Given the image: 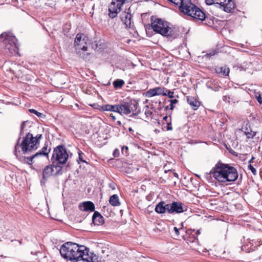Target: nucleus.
<instances>
[{
    "instance_id": "28",
    "label": "nucleus",
    "mask_w": 262,
    "mask_h": 262,
    "mask_svg": "<svg viewBox=\"0 0 262 262\" xmlns=\"http://www.w3.org/2000/svg\"><path fill=\"white\" fill-rule=\"evenodd\" d=\"M124 81L122 79H117L113 82L114 87L116 89L121 88L124 84Z\"/></svg>"
},
{
    "instance_id": "3",
    "label": "nucleus",
    "mask_w": 262,
    "mask_h": 262,
    "mask_svg": "<svg viewBox=\"0 0 262 262\" xmlns=\"http://www.w3.org/2000/svg\"><path fill=\"white\" fill-rule=\"evenodd\" d=\"M179 8L183 13L194 19L204 20L206 18L205 13L192 4L190 0H167Z\"/></svg>"
},
{
    "instance_id": "18",
    "label": "nucleus",
    "mask_w": 262,
    "mask_h": 262,
    "mask_svg": "<svg viewBox=\"0 0 262 262\" xmlns=\"http://www.w3.org/2000/svg\"><path fill=\"white\" fill-rule=\"evenodd\" d=\"M242 130L246 135L247 139H253L256 132L252 131L249 123L242 127Z\"/></svg>"
},
{
    "instance_id": "42",
    "label": "nucleus",
    "mask_w": 262,
    "mask_h": 262,
    "mask_svg": "<svg viewBox=\"0 0 262 262\" xmlns=\"http://www.w3.org/2000/svg\"><path fill=\"white\" fill-rule=\"evenodd\" d=\"M229 99H230V97H229V96H223V100L224 101H228V102H229Z\"/></svg>"
},
{
    "instance_id": "33",
    "label": "nucleus",
    "mask_w": 262,
    "mask_h": 262,
    "mask_svg": "<svg viewBox=\"0 0 262 262\" xmlns=\"http://www.w3.org/2000/svg\"><path fill=\"white\" fill-rule=\"evenodd\" d=\"M255 98L257 100V101L260 103L262 104V98L261 97V95L259 93H255Z\"/></svg>"
},
{
    "instance_id": "5",
    "label": "nucleus",
    "mask_w": 262,
    "mask_h": 262,
    "mask_svg": "<svg viewBox=\"0 0 262 262\" xmlns=\"http://www.w3.org/2000/svg\"><path fill=\"white\" fill-rule=\"evenodd\" d=\"M17 39L11 33H3L0 35V42L3 43L5 53L12 56L18 54Z\"/></svg>"
},
{
    "instance_id": "48",
    "label": "nucleus",
    "mask_w": 262,
    "mask_h": 262,
    "mask_svg": "<svg viewBox=\"0 0 262 262\" xmlns=\"http://www.w3.org/2000/svg\"><path fill=\"white\" fill-rule=\"evenodd\" d=\"M167 129L168 130H171L172 129V127L171 126L169 127V126H168Z\"/></svg>"
},
{
    "instance_id": "21",
    "label": "nucleus",
    "mask_w": 262,
    "mask_h": 262,
    "mask_svg": "<svg viewBox=\"0 0 262 262\" xmlns=\"http://www.w3.org/2000/svg\"><path fill=\"white\" fill-rule=\"evenodd\" d=\"M92 222L95 225H100L104 223L103 217L98 211H95L92 216Z\"/></svg>"
},
{
    "instance_id": "49",
    "label": "nucleus",
    "mask_w": 262,
    "mask_h": 262,
    "mask_svg": "<svg viewBox=\"0 0 262 262\" xmlns=\"http://www.w3.org/2000/svg\"><path fill=\"white\" fill-rule=\"evenodd\" d=\"M174 176L175 177L178 178V173H174Z\"/></svg>"
},
{
    "instance_id": "34",
    "label": "nucleus",
    "mask_w": 262,
    "mask_h": 262,
    "mask_svg": "<svg viewBox=\"0 0 262 262\" xmlns=\"http://www.w3.org/2000/svg\"><path fill=\"white\" fill-rule=\"evenodd\" d=\"M248 169L251 171V172H252V173L254 175H256V169L255 168H254V167L251 164H250L248 165Z\"/></svg>"
},
{
    "instance_id": "37",
    "label": "nucleus",
    "mask_w": 262,
    "mask_h": 262,
    "mask_svg": "<svg viewBox=\"0 0 262 262\" xmlns=\"http://www.w3.org/2000/svg\"><path fill=\"white\" fill-rule=\"evenodd\" d=\"M173 230H174V233H175L174 236H176L177 237H178L179 236V235H180L179 229L177 227H174L173 228Z\"/></svg>"
},
{
    "instance_id": "10",
    "label": "nucleus",
    "mask_w": 262,
    "mask_h": 262,
    "mask_svg": "<svg viewBox=\"0 0 262 262\" xmlns=\"http://www.w3.org/2000/svg\"><path fill=\"white\" fill-rule=\"evenodd\" d=\"M224 183L234 182L238 178V174L235 168L225 164Z\"/></svg>"
},
{
    "instance_id": "2",
    "label": "nucleus",
    "mask_w": 262,
    "mask_h": 262,
    "mask_svg": "<svg viewBox=\"0 0 262 262\" xmlns=\"http://www.w3.org/2000/svg\"><path fill=\"white\" fill-rule=\"evenodd\" d=\"M41 138V134H37L34 137L32 134L28 132L23 138L21 142L19 143L21 137H19L15 146L14 155L18 158L21 154H32L38 148L39 140Z\"/></svg>"
},
{
    "instance_id": "4",
    "label": "nucleus",
    "mask_w": 262,
    "mask_h": 262,
    "mask_svg": "<svg viewBox=\"0 0 262 262\" xmlns=\"http://www.w3.org/2000/svg\"><path fill=\"white\" fill-rule=\"evenodd\" d=\"M151 27L153 30L164 36L176 38L179 36L177 28L170 26V24L161 18L151 19Z\"/></svg>"
},
{
    "instance_id": "15",
    "label": "nucleus",
    "mask_w": 262,
    "mask_h": 262,
    "mask_svg": "<svg viewBox=\"0 0 262 262\" xmlns=\"http://www.w3.org/2000/svg\"><path fill=\"white\" fill-rule=\"evenodd\" d=\"M166 91V88L162 87H156L150 89L145 93V96L147 97H152L155 96L165 95L164 92Z\"/></svg>"
},
{
    "instance_id": "51",
    "label": "nucleus",
    "mask_w": 262,
    "mask_h": 262,
    "mask_svg": "<svg viewBox=\"0 0 262 262\" xmlns=\"http://www.w3.org/2000/svg\"><path fill=\"white\" fill-rule=\"evenodd\" d=\"M166 118H167V117H164V119H166Z\"/></svg>"
},
{
    "instance_id": "8",
    "label": "nucleus",
    "mask_w": 262,
    "mask_h": 262,
    "mask_svg": "<svg viewBox=\"0 0 262 262\" xmlns=\"http://www.w3.org/2000/svg\"><path fill=\"white\" fill-rule=\"evenodd\" d=\"M208 5L215 4L216 7L223 8V10L230 13L235 7L234 2L232 0H205Z\"/></svg>"
},
{
    "instance_id": "32",
    "label": "nucleus",
    "mask_w": 262,
    "mask_h": 262,
    "mask_svg": "<svg viewBox=\"0 0 262 262\" xmlns=\"http://www.w3.org/2000/svg\"><path fill=\"white\" fill-rule=\"evenodd\" d=\"M128 148L126 146H123L122 147V153L123 155H125V156H127L128 155Z\"/></svg>"
},
{
    "instance_id": "24",
    "label": "nucleus",
    "mask_w": 262,
    "mask_h": 262,
    "mask_svg": "<svg viewBox=\"0 0 262 262\" xmlns=\"http://www.w3.org/2000/svg\"><path fill=\"white\" fill-rule=\"evenodd\" d=\"M187 101L194 110H197L200 105V102L194 97L187 96Z\"/></svg>"
},
{
    "instance_id": "52",
    "label": "nucleus",
    "mask_w": 262,
    "mask_h": 262,
    "mask_svg": "<svg viewBox=\"0 0 262 262\" xmlns=\"http://www.w3.org/2000/svg\"><path fill=\"white\" fill-rule=\"evenodd\" d=\"M261 256H262V255H261Z\"/></svg>"
},
{
    "instance_id": "29",
    "label": "nucleus",
    "mask_w": 262,
    "mask_h": 262,
    "mask_svg": "<svg viewBox=\"0 0 262 262\" xmlns=\"http://www.w3.org/2000/svg\"><path fill=\"white\" fill-rule=\"evenodd\" d=\"M173 92H171L166 89V91L164 92V94L165 95H163V96H168L169 98H173Z\"/></svg>"
},
{
    "instance_id": "45",
    "label": "nucleus",
    "mask_w": 262,
    "mask_h": 262,
    "mask_svg": "<svg viewBox=\"0 0 262 262\" xmlns=\"http://www.w3.org/2000/svg\"><path fill=\"white\" fill-rule=\"evenodd\" d=\"M252 243H251V245H252V246H253L254 248H255V247H256V246H257V245H256V244H255V246L254 245V244H253V242H253V240H252ZM260 245V244H259L257 245V246H259V245Z\"/></svg>"
},
{
    "instance_id": "50",
    "label": "nucleus",
    "mask_w": 262,
    "mask_h": 262,
    "mask_svg": "<svg viewBox=\"0 0 262 262\" xmlns=\"http://www.w3.org/2000/svg\"><path fill=\"white\" fill-rule=\"evenodd\" d=\"M197 232H198V233H200L199 230H198V231H197Z\"/></svg>"
},
{
    "instance_id": "13",
    "label": "nucleus",
    "mask_w": 262,
    "mask_h": 262,
    "mask_svg": "<svg viewBox=\"0 0 262 262\" xmlns=\"http://www.w3.org/2000/svg\"><path fill=\"white\" fill-rule=\"evenodd\" d=\"M121 7L115 0H112L108 7L109 17L112 18L116 17L118 13L121 11Z\"/></svg>"
},
{
    "instance_id": "7",
    "label": "nucleus",
    "mask_w": 262,
    "mask_h": 262,
    "mask_svg": "<svg viewBox=\"0 0 262 262\" xmlns=\"http://www.w3.org/2000/svg\"><path fill=\"white\" fill-rule=\"evenodd\" d=\"M69 158L66 148L62 145L56 147L53 150L51 161L54 162L66 164Z\"/></svg>"
},
{
    "instance_id": "22",
    "label": "nucleus",
    "mask_w": 262,
    "mask_h": 262,
    "mask_svg": "<svg viewBox=\"0 0 262 262\" xmlns=\"http://www.w3.org/2000/svg\"><path fill=\"white\" fill-rule=\"evenodd\" d=\"M64 164L59 162H54L52 161V166L54 169V176L61 175L62 174V168Z\"/></svg>"
},
{
    "instance_id": "30",
    "label": "nucleus",
    "mask_w": 262,
    "mask_h": 262,
    "mask_svg": "<svg viewBox=\"0 0 262 262\" xmlns=\"http://www.w3.org/2000/svg\"><path fill=\"white\" fill-rule=\"evenodd\" d=\"M83 153L80 151V150H79V151H78V160H77V161L78 162V163H79V161L81 162H83V163H85V161L84 160H83Z\"/></svg>"
},
{
    "instance_id": "25",
    "label": "nucleus",
    "mask_w": 262,
    "mask_h": 262,
    "mask_svg": "<svg viewBox=\"0 0 262 262\" xmlns=\"http://www.w3.org/2000/svg\"><path fill=\"white\" fill-rule=\"evenodd\" d=\"M100 110L102 111H111L118 113V105H104L100 107Z\"/></svg>"
},
{
    "instance_id": "31",
    "label": "nucleus",
    "mask_w": 262,
    "mask_h": 262,
    "mask_svg": "<svg viewBox=\"0 0 262 262\" xmlns=\"http://www.w3.org/2000/svg\"><path fill=\"white\" fill-rule=\"evenodd\" d=\"M26 122H23L21 124L19 137H20V136L24 135L25 133V127L26 126Z\"/></svg>"
},
{
    "instance_id": "12",
    "label": "nucleus",
    "mask_w": 262,
    "mask_h": 262,
    "mask_svg": "<svg viewBox=\"0 0 262 262\" xmlns=\"http://www.w3.org/2000/svg\"><path fill=\"white\" fill-rule=\"evenodd\" d=\"M168 213L169 214L181 213L184 211L183 208V204L180 202H173L171 204H168Z\"/></svg>"
},
{
    "instance_id": "46",
    "label": "nucleus",
    "mask_w": 262,
    "mask_h": 262,
    "mask_svg": "<svg viewBox=\"0 0 262 262\" xmlns=\"http://www.w3.org/2000/svg\"><path fill=\"white\" fill-rule=\"evenodd\" d=\"M174 108V105L173 104H171V103H170V109L172 110Z\"/></svg>"
},
{
    "instance_id": "43",
    "label": "nucleus",
    "mask_w": 262,
    "mask_h": 262,
    "mask_svg": "<svg viewBox=\"0 0 262 262\" xmlns=\"http://www.w3.org/2000/svg\"><path fill=\"white\" fill-rule=\"evenodd\" d=\"M110 117H111L113 120H116V117L113 114H111Z\"/></svg>"
},
{
    "instance_id": "35",
    "label": "nucleus",
    "mask_w": 262,
    "mask_h": 262,
    "mask_svg": "<svg viewBox=\"0 0 262 262\" xmlns=\"http://www.w3.org/2000/svg\"><path fill=\"white\" fill-rule=\"evenodd\" d=\"M29 112L35 114L38 117H41L42 115V114L37 112V111H36L35 110H34V109H30Z\"/></svg>"
},
{
    "instance_id": "27",
    "label": "nucleus",
    "mask_w": 262,
    "mask_h": 262,
    "mask_svg": "<svg viewBox=\"0 0 262 262\" xmlns=\"http://www.w3.org/2000/svg\"><path fill=\"white\" fill-rule=\"evenodd\" d=\"M109 203L113 206H119L120 205L119 197L117 194H113L109 200Z\"/></svg>"
},
{
    "instance_id": "47",
    "label": "nucleus",
    "mask_w": 262,
    "mask_h": 262,
    "mask_svg": "<svg viewBox=\"0 0 262 262\" xmlns=\"http://www.w3.org/2000/svg\"><path fill=\"white\" fill-rule=\"evenodd\" d=\"M117 124L119 125H121V122L120 121H117Z\"/></svg>"
},
{
    "instance_id": "14",
    "label": "nucleus",
    "mask_w": 262,
    "mask_h": 262,
    "mask_svg": "<svg viewBox=\"0 0 262 262\" xmlns=\"http://www.w3.org/2000/svg\"><path fill=\"white\" fill-rule=\"evenodd\" d=\"M129 9L128 10L129 11ZM120 19L122 22L125 25L126 28H131L133 27V23L132 20V15L128 11H123L120 14Z\"/></svg>"
},
{
    "instance_id": "38",
    "label": "nucleus",
    "mask_w": 262,
    "mask_h": 262,
    "mask_svg": "<svg viewBox=\"0 0 262 262\" xmlns=\"http://www.w3.org/2000/svg\"><path fill=\"white\" fill-rule=\"evenodd\" d=\"M216 53V52L214 50L210 52L207 53L205 56L207 57H210L214 55Z\"/></svg>"
},
{
    "instance_id": "44",
    "label": "nucleus",
    "mask_w": 262,
    "mask_h": 262,
    "mask_svg": "<svg viewBox=\"0 0 262 262\" xmlns=\"http://www.w3.org/2000/svg\"><path fill=\"white\" fill-rule=\"evenodd\" d=\"M254 159V157H252V158L249 161V163L250 164L252 162L253 160Z\"/></svg>"
},
{
    "instance_id": "16",
    "label": "nucleus",
    "mask_w": 262,
    "mask_h": 262,
    "mask_svg": "<svg viewBox=\"0 0 262 262\" xmlns=\"http://www.w3.org/2000/svg\"><path fill=\"white\" fill-rule=\"evenodd\" d=\"M54 169L51 164L46 166L42 171V179L41 180V183H45L48 178L54 176Z\"/></svg>"
},
{
    "instance_id": "23",
    "label": "nucleus",
    "mask_w": 262,
    "mask_h": 262,
    "mask_svg": "<svg viewBox=\"0 0 262 262\" xmlns=\"http://www.w3.org/2000/svg\"><path fill=\"white\" fill-rule=\"evenodd\" d=\"M128 102H124L121 104L118 105V113L121 115H127L129 114Z\"/></svg>"
},
{
    "instance_id": "20",
    "label": "nucleus",
    "mask_w": 262,
    "mask_h": 262,
    "mask_svg": "<svg viewBox=\"0 0 262 262\" xmlns=\"http://www.w3.org/2000/svg\"><path fill=\"white\" fill-rule=\"evenodd\" d=\"M167 206L168 204H165L164 202L161 201L157 204L155 210L157 213L159 214L164 213L166 212V211L168 212Z\"/></svg>"
},
{
    "instance_id": "17",
    "label": "nucleus",
    "mask_w": 262,
    "mask_h": 262,
    "mask_svg": "<svg viewBox=\"0 0 262 262\" xmlns=\"http://www.w3.org/2000/svg\"><path fill=\"white\" fill-rule=\"evenodd\" d=\"M79 209L82 211L93 212L95 210V205L91 201H85L79 204Z\"/></svg>"
},
{
    "instance_id": "6",
    "label": "nucleus",
    "mask_w": 262,
    "mask_h": 262,
    "mask_svg": "<svg viewBox=\"0 0 262 262\" xmlns=\"http://www.w3.org/2000/svg\"><path fill=\"white\" fill-rule=\"evenodd\" d=\"M51 147L49 146L48 143L46 142L43 147L40 150L34 153L35 151L32 152L31 154L25 155L21 154L20 156L23 158L24 162L29 164L32 165L33 163L37 161V160L42 156H48L49 154L51 151Z\"/></svg>"
},
{
    "instance_id": "1",
    "label": "nucleus",
    "mask_w": 262,
    "mask_h": 262,
    "mask_svg": "<svg viewBox=\"0 0 262 262\" xmlns=\"http://www.w3.org/2000/svg\"><path fill=\"white\" fill-rule=\"evenodd\" d=\"M60 253L62 257L71 262L82 260L86 262L98 261V256L89 251V248L75 243L66 242L60 248Z\"/></svg>"
},
{
    "instance_id": "36",
    "label": "nucleus",
    "mask_w": 262,
    "mask_h": 262,
    "mask_svg": "<svg viewBox=\"0 0 262 262\" xmlns=\"http://www.w3.org/2000/svg\"><path fill=\"white\" fill-rule=\"evenodd\" d=\"M117 2L119 3V5H120L121 6L126 2H129L132 1V0H115Z\"/></svg>"
},
{
    "instance_id": "40",
    "label": "nucleus",
    "mask_w": 262,
    "mask_h": 262,
    "mask_svg": "<svg viewBox=\"0 0 262 262\" xmlns=\"http://www.w3.org/2000/svg\"><path fill=\"white\" fill-rule=\"evenodd\" d=\"M152 114V112L149 111L148 108L145 111V115L146 116V117H149L151 116Z\"/></svg>"
},
{
    "instance_id": "9",
    "label": "nucleus",
    "mask_w": 262,
    "mask_h": 262,
    "mask_svg": "<svg viewBox=\"0 0 262 262\" xmlns=\"http://www.w3.org/2000/svg\"><path fill=\"white\" fill-rule=\"evenodd\" d=\"M225 164L217 162L210 170L209 174L219 182L224 183Z\"/></svg>"
},
{
    "instance_id": "41",
    "label": "nucleus",
    "mask_w": 262,
    "mask_h": 262,
    "mask_svg": "<svg viewBox=\"0 0 262 262\" xmlns=\"http://www.w3.org/2000/svg\"><path fill=\"white\" fill-rule=\"evenodd\" d=\"M170 103H171V104L174 105L178 102V100L176 99H172V100H170Z\"/></svg>"
},
{
    "instance_id": "26",
    "label": "nucleus",
    "mask_w": 262,
    "mask_h": 262,
    "mask_svg": "<svg viewBox=\"0 0 262 262\" xmlns=\"http://www.w3.org/2000/svg\"><path fill=\"white\" fill-rule=\"evenodd\" d=\"M215 72L217 74H221L223 75H228L229 73V69L226 66L216 67L215 69Z\"/></svg>"
},
{
    "instance_id": "39",
    "label": "nucleus",
    "mask_w": 262,
    "mask_h": 262,
    "mask_svg": "<svg viewBox=\"0 0 262 262\" xmlns=\"http://www.w3.org/2000/svg\"><path fill=\"white\" fill-rule=\"evenodd\" d=\"M120 154V152L119 149L117 148L115 149L113 151V156L114 157H119Z\"/></svg>"
},
{
    "instance_id": "11",
    "label": "nucleus",
    "mask_w": 262,
    "mask_h": 262,
    "mask_svg": "<svg viewBox=\"0 0 262 262\" xmlns=\"http://www.w3.org/2000/svg\"><path fill=\"white\" fill-rule=\"evenodd\" d=\"M89 40L88 37L83 34L78 33L74 40V45L76 50H81L85 51L88 50L87 42Z\"/></svg>"
},
{
    "instance_id": "19",
    "label": "nucleus",
    "mask_w": 262,
    "mask_h": 262,
    "mask_svg": "<svg viewBox=\"0 0 262 262\" xmlns=\"http://www.w3.org/2000/svg\"><path fill=\"white\" fill-rule=\"evenodd\" d=\"M128 103V106L129 107V114L132 113L133 115L136 116L139 114L140 112V110L139 108V104L138 102L134 101L133 102L131 101Z\"/></svg>"
}]
</instances>
